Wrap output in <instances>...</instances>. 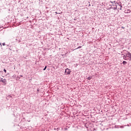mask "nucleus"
<instances>
[{
    "mask_svg": "<svg viewBox=\"0 0 131 131\" xmlns=\"http://www.w3.org/2000/svg\"><path fill=\"white\" fill-rule=\"evenodd\" d=\"M112 4H113L112 5V9H113L114 11H116V10H121V8H122V6L121 5V3L120 2H111Z\"/></svg>",
    "mask_w": 131,
    "mask_h": 131,
    "instance_id": "1",
    "label": "nucleus"
},
{
    "mask_svg": "<svg viewBox=\"0 0 131 131\" xmlns=\"http://www.w3.org/2000/svg\"><path fill=\"white\" fill-rule=\"evenodd\" d=\"M85 127L87 128L88 131H93L95 130V128L94 127V124L90 123H86L85 124Z\"/></svg>",
    "mask_w": 131,
    "mask_h": 131,
    "instance_id": "2",
    "label": "nucleus"
},
{
    "mask_svg": "<svg viewBox=\"0 0 131 131\" xmlns=\"http://www.w3.org/2000/svg\"><path fill=\"white\" fill-rule=\"evenodd\" d=\"M122 53H123V54H125V55L127 56V57L129 58V59L131 60V53L129 52L123 50Z\"/></svg>",
    "mask_w": 131,
    "mask_h": 131,
    "instance_id": "3",
    "label": "nucleus"
},
{
    "mask_svg": "<svg viewBox=\"0 0 131 131\" xmlns=\"http://www.w3.org/2000/svg\"><path fill=\"white\" fill-rule=\"evenodd\" d=\"M71 72V71H70V69L68 68L65 70V73L67 75L70 74Z\"/></svg>",
    "mask_w": 131,
    "mask_h": 131,
    "instance_id": "4",
    "label": "nucleus"
},
{
    "mask_svg": "<svg viewBox=\"0 0 131 131\" xmlns=\"http://www.w3.org/2000/svg\"><path fill=\"white\" fill-rule=\"evenodd\" d=\"M2 81L3 83H4V85H6L7 84V80L6 79H3V78L0 80V82Z\"/></svg>",
    "mask_w": 131,
    "mask_h": 131,
    "instance_id": "5",
    "label": "nucleus"
},
{
    "mask_svg": "<svg viewBox=\"0 0 131 131\" xmlns=\"http://www.w3.org/2000/svg\"><path fill=\"white\" fill-rule=\"evenodd\" d=\"M125 13L126 14H128V13H130V10L127 9V10H125Z\"/></svg>",
    "mask_w": 131,
    "mask_h": 131,
    "instance_id": "6",
    "label": "nucleus"
},
{
    "mask_svg": "<svg viewBox=\"0 0 131 131\" xmlns=\"http://www.w3.org/2000/svg\"><path fill=\"white\" fill-rule=\"evenodd\" d=\"M122 56H123L124 60H126V58L127 57V56L126 55H124L122 54Z\"/></svg>",
    "mask_w": 131,
    "mask_h": 131,
    "instance_id": "7",
    "label": "nucleus"
},
{
    "mask_svg": "<svg viewBox=\"0 0 131 131\" xmlns=\"http://www.w3.org/2000/svg\"><path fill=\"white\" fill-rule=\"evenodd\" d=\"M122 63L123 65H126V64L127 63V62H126V61H123Z\"/></svg>",
    "mask_w": 131,
    "mask_h": 131,
    "instance_id": "8",
    "label": "nucleus"
},
{
    "mask_svg": "<svg viewBox=\"0 0 131 131\" xmlns=\"http://www.w3.org/2000/svg\"><path fill=\"white\" fill-rule=\"evenodd\" d=\"M87 79H88V80H91V79H92V77H89L87 78Z\"/></svg>",
    "mask_w": 131,
    "mask_h": 131,
    "instance_id": "9",
    "label": "nucleus"
},
{
    "mask_svg": "<svg viewBox=\"0 0 131 131\" xmlns=\"http://www.w3.org/2000/svg\"><path fill=\"white\" fill-rule=\"evenodd\" d=\"M78 49H81V46H79L76 50H78Z\"/></svg>",
    "mask_w": 131,
    "mask_h": 131,
    "instance_id": "10",
    "label": "nucleus"
},
{
    "mask_svg": "<svg viewBox=\"0 0 131 131\" xmlns=\"http://www.w3.org/2000/svg\"><path fill=\"white\" fill-rule=\"evenodd\" d=\"M47 69V66H45V68L43 69V70L45 71Z\"/></svg>",
    "mask_w": 131,
    "mask_h": 131,
    "instance_id": "11",
    "label": "nucleus"
},
{
    "mask_svg": "<svg viewBox=\"0 0 131 131\" xmlns=\"http://www.w3.org/2000/svg\"><path fill=\"white\" fill-rule=\"evenodd\" d=\"M4 72L6 73V72H7V70H6L5 69H4Z\"/></svg>",
    "mask_w": 131,
    "mask_h": 131,
    "instance_id": "12",
    "label": "nucleus"
},
{
    "mask_svg": "<svg viewBox=\"0 0 131 131\" xmlns=\"http://www.w3.org/2000/svg\"><path fill=\"white\" fill-rule=\"evenodd\" d=\"M3 46H6V43H5V42H4V43H3Z\"/></svg>",
    "mask_w": 131,
    "mask_h": 131,
    "instance_id": "13",
    "label": "nucleus"
},
{
    "mask_svg": "<svg viewBox=\"0 0 131 131\" xmlns=\"http://www.w3.org/2000/svg\"><path fill=\"white\" fill-rule=\"evenodd\" d=\"M56 129H57V130H56L57 131H59V130L60 129V128H56Z\"/></svg>",
    "mask_w": 131,
    "mask_h": 131,
    "instance_id": "14",
    "label": "nucleus"
},
{
    "mask_svg": "<svg viewBox=\"0 0 131 131\" xmlns=\"http://www.w3.org/2000/svg\"><path fill=\"white\" fill-rule=\"evenodd\" d=\"M121 28H122V29H124V27H121Z\"/></svg>",
    "mask_w": 131,
    "mask_h": 131,
    "instance_id": "15",
    "label": "nucleus"
},
{
    "mask_svg": "<svg viewBox=\"0 0 131 131\" xmlns=\"http://www.w3.org/2000/svg\"><path fill=\"white\" fill-rule=\"evenodd\" d=\"M20 77H23V75H20Z\"/></svg>",
    "mask_w": 131,
    "mask_h": 131,
    "instance_id": "16",
    "label": "nucleus"
},
{
    "mask_svg": "<svg viewBox=\"0 0 131 131\" xmlns=\"http://www.w3.org/2000/svg\"><path fill=\"white\" fill-rule=\"evenodd\" d=\"M0 47H2V43H0Z\"/></svg>",
    "mask_w": 131,
    "mask_h": 131,
    "instance_id": "17",
    "label": "nucleus"
},
{
    "mask_svg": "<svg viewBox=\"0 0 131 131\" xmlns=\"http://www.w3.org/2000/svg\"><path fill=\"white\" fill-rule=\"evenodd\" d=\"M54 130H57V128H55Z\"/></svg>",
    "mask_w": 131,
    "mask_h": 131,
    "instance_id": "18",
    "label": "nucleus"
},
{
    "mask_svg": "<svg viewBox=\"0 0 131 131\" xmlns=\"http://www.w3.org/2000/svg\"><path fill=\"white\" fill-rule=\"evenodd\" d=\"M64 129L67 130V129H67V128H65Z\"/></svg>",
    "mask_w": 131,
    "mask_h": 131,
    "instance_id": "19",
    "label": "nucleus"
},
{
    "mask_svg": "<svg viewBox=\"0 0 131 131\" xmlns=\"http://www.w3.org/2000/svg\"><path fill=\"white\" fill-rule=\"evenodd\" d=\"M27 18L28 19V17H27Z\"/></svg>",
    "mask_w": 131,
    "mask_h": 131,
    "instance_id": "20",
    "label": "nucleus"
},
{
    "mask_svg": "<svg viewBox=\"0 0 131 131\" xmlns=\"http://www.w3.org/2000/svg\"><path fill=\"white\" fill-rule=\"evenodd\" d=\"M20 41H21L19 40V42H20Z\"/></svg>",
    "mask_w": 131,
    "mask_h": 131,
    "instance_id": "21",
    "label": "nucleus"
},
{
    "mask_svg": "<svg viewBox=\"0 0 131 131\" xmlns=\"http://www.w3.org/2000/svg\"><path fill=\"white\" fill-rule=\"evenodd\" d=\"M37 91L38 92V90H37Z\"/></svg>",
    "mask_w": 131,
    "mask_h": 131,
    "instance_id": "22",
    "label": "nucleus"
}]
</instances>
